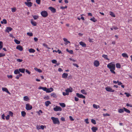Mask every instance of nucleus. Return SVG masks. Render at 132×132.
<instances>
[{
    "instance_id": "nucleus-17",
    "label": "nucleus",
    "mask_w": 132,
    "mask_h": 132,
    "mask_svg": "<svg viewBox=\"0 0 132 132\" xmlns=\"http://www.w3.org/2000/svg\"><path fill=\"white\" fill-rule=\"evenodd\" d=\"M2 90L3 91L6 92V93H8L9 94H10V93L9 92L7 89L5 87L2 88Z\"/></svg>"
},
{
    "instance_id": "nucleus-63",
    "label": "nucleus",
    "mask_w": 132,
    "mask_h": 132,
    "mask_svg": "<svg viewBox=\"0 0 132 132\" xmlns=\"http://www.w3.org/2000/svg\"><path fill=\"white\" fill-rule=\"evenodd\" d=\"M125 95H126V96L128 97H129V96L130 95L129 93L126 92L125 93Z\"/></svg>"
},
{
    "instance_id": "nucleus-59",
    "label": "nucleus",
    "mask_w": 132,
    "mask_h": 132,
    "mask_svg": "<svg viewBox=\"0 0 132 132\" xmlns=\"http://www.w3.org/2000/svg\"><path fill=\"white\" fill-rule=\"evenodd\" d=\"M126 106H130L132 107V104L127 103L126 104Z\"/></svg>"
},
{
    "instance_id": "nucleus-4",
    "label": "nucleus",
    "mask_w": 132,
    "mask_h": 132,
    "mask_svg": "<svg viewBox=\"0 0 132 132\" xmlns=\"http://www.w3.org/2000/svg\"><path fill=\"white\" fill-rule=\"evenodd\" d=\"M41 14L42 16L44 17H46L48 16V13L47 11H44L41 12Z\"/></svg>"
},
{
    "instance_id": "nucleus-39",
    "label": "nucleus",
    "mask_w": 132,
    "mask_h": 132,
    "mask_svg": "<svg viewBox=\"0 0 132 132\" xmlns=\"http://www.w3.org/2000/svg\"><path fill=\"white\" fill-rule=\"evenodd\" d=\"M93 107L94 108L96 109H97L98 108H100V106L99 105H97L95 104H93Z\"/></svg>"
},
{
    "instance_id": "nucleus-48",
    "label": "nucleus",
    "mask_w": 132,
    "mask_h": 132,
    "mask_svg": "<svg viewBox=\"0 0 132 132\" xmlns=\"http://www.w3.org/2000/svg\"><path fill=\"white\" fill-rule=\"evenodd\" d=\"M12 11L13 12H15L16 10V9L15 7H13L11 8Z\"/></svg>"
},
{
    "instance_id": "nucleus-49",
    "label": "nucleus",
    "mask_w": 132,
    "mask_h": 132,
    "mask_svg": "<svg viewBox=\"0 0 132 132\" xmlns=\"http://www.w3.org/2000/svg\"><path fill=\"white\" fill-rule=\"evenodd\" d=\"M9 114L11 117L13 116V113L12 112L10 111H9Z\"/></svg>"
},
{
    "instance_id": "nucleus-40",
    "label": "nucleus",
    "mask_w": 132,
    "mask_h": 132,
    "mask_svg": "<svg viewBox=\"0 0 132 132\" xmlns=\"http://www.w3.org/2000/svg\"><path fill=\"white\" fill-rule=\"evenodd\" d=\"M90 20L93 21L94 22H95L97 21V20L95 19L94 17H93L90 19Z\"/></svg>"
},
{
    "instance_id": "nucleus-19",
    "label": "nucleus",
    "mask_w": 132,
    "mask_h": 132,
    "mask_svg": "<svg viewBox=\"0 0 132 132\" xmlns=\"http://www.w3.org/2000/svg\"><path fill=\"white\" fill-rule=\"evenodd\" d=\"M68 75V74L67 73H64L63 74L62 76V77L63 78L66 79Z\"/></svg>"
},
{
    "instance_id": "nucleus-41",
    "label": "nucleus",
    "mask_w": 132,
    "mask_h": 132,
    "mask_svg": "<svg viewBox=\"0 0 132 132\" xmlns=\"http://www.w3.org/2000/svg\"><path fill=\"white\" fill-rule=\"evenodd\" d=\"M1 22L2 24H6L7 23V21L6 19H4L2 21H1Z\"/></svg>"
},
{
    "instance_id": "nucleus-3",
    "label": "nucleus",
    "mask_w": 132,
    "mask_h": 132,
    "mask_svg": "<svg viewBox=\"0 0 132 132\" xmlns=\"http://www.w3.org/2000/svg\"><path fill=\"white\" fill-rule=\"evenodd\" d=\"M105 89L106 91L108 92H113L115 91L113 89L110 87L109 86L106 87Z\"/></svg>"
},
{
    "instance_id": "nucleus-15",
    "label": "nucleus",
    "mask_w": 132,
    "mask_h": 132,
    "mask_svg": "<svg viewBox=\"0 0 132 132\" xmlns=\"http://www.w3.org/2000/svg\"><path fill=\"white\" fill-rule=\"evenodd\" d=\"M80 45H81L83 47H85L86 46V44L84 42H80L79 43Z\"/></svg>"
},
{
    "instance_id": "nucleus-22",
    "label": "nucleus",
    "mask_w": 132,
    "mask_h": 132,
    "mask_svg": "<svg viewBox=\"0 0 132 132\" xmlns=\"http://www.w3.org/2000/svg\"><path fill=\"white\" fill-rule=\"evenodd\" d=\"M122 55L123 57L125 58H128V56L127 54L126 53H122Z\"/></svg>"
},
{
    "instance_id": "nucleus-60",
    "label": "nucleus",
    "mask_w": 132,
    "mask_h": 132,
    "mask_svg": "<svg viewBox=\"0 0 132 132\" xmlns=\"http://www.w3.org/2000/svg\"><path fill=\"white\" fill-rule=\"evenodd\" d=\"M52 62L53 63H56L57 62V61L55 60H52Z\"/></svg>"
},
{
    "instance_id": "nucleus-47",
    "label": "nucleus",
    "mask_w": 132,
    "mask_h": 132,
    "mask_svg": "<svg viewBox=\"0 0 132 132\" xmlns=\"http://www.w3.org/2000/svg\"><path fill=\"white\" fill-rule=\"evenodd\" d=\"M91 121L92 123L94 124H95L96 123V122L95 120L94 119H92Z\"/></svg>"
},
{
    "instance_id": "nucleus-46",
    "label": "nucleus",
    "mask_w": 132,
    "mask_h": 132,
    "mask_svg": "<svg viewBox=\"0 0 132 132\" xmlns=\"http://www.w3.org/2000/svg\"><path fill=\"white\" fill-rule=\"evenodd\" d=\"M3 46V43L2 41H0V50L2 49Z\"/></svg>"
},
{
    "instance_id": "nucleus-33",
    "label": "nucleus",
    "mask_w": 132,
    "mask_h": 132,
    "mask_svg": "<svg viewBox=\"0 0 132 132\" xmlns=\"http://www.w3.org/2000/svg\"><path fill=\"white\" fill-rule=\"evenodd\" d=\"M21 114L22 116L23 117H25L26 115V113L24 111H22L21 112Z\"/></svg>"
},
{
    "instance_id": "nucleus-12",
    "label": "nucleus",
    "mask_w": 132,
    "mask_h": 132,
    "mask_svg": "<svg viewBox=\"0 0 132 132\" xmlns=\"http://www.w3.org/2000/svg\"><path fill=\"white\" fill-rule=\"evenodd\" d=\"M12 28L10 27H7L5 31L6 32H9L12 30Z\"/></svg>"
},
{
    "instance_id": "nucleus-2",
    "label": "nucleus",
    "mask_w": 132,
    "mask_h": 132,
    "mask_svg": "<svg viewBox=\"0 0 132 132\" xmlns=\"http://www.w3.org/2000/svg\"><path fill=\"white\" fill-rule=\"evenodd\" d=\"M51 119L52 120L53 123L54 124H57L58 125L60 124V122L58 118L52 117H51Z\"/></svg>"
},
{
    "instance_id": "nucleus-42",
    "label": "nucleus",
    "mask_w": 132,
    "mask_h": 132,
    "mask_svg": "<svg viewBox=\"0 0 132 132\" xmlns=\"http://www.w3.org/2000/svg\"><path fill=\"white\" fill-rule=\"evenodd\" d=\"M116 67L117 68H121V65L120 63H117L116 64Z\"/></svg>"
},
{
    "instance_id": "nucleus-14",
    "label": "nucleus",
    "mask_w": 132,
    "mask_h": 132,
    "mask_svg": "<svg viewBox=\"0 0 132 132\" xmlns=\"http://www.w3.org/2000/svg\"><path fill=\"white\" fill-rule=\"evenodd\" d=\"M48 9L50 10L53 13H55L56 12L55 9L53 7H49Z\"/></svg>"
},
{
    "instance_id": "nucleus-34",
    "label": "nucleus",
    "mask_w": 132,
    "mask_h": 132,
    "mask_svg": "<svg viewBox=\"0 0 132 132\" xmlns=\"http://www.w3.org/2000/svg\"><path fill=\"white\" fill-rule=\"evenodd\" d=\"M59 105L63 108H64L65 106V105L64 103H60Z\"/></svg>"
},
{
    "instance_id": "nucleus-62",
    "label": "nucleus",
    "mask_w": 132,
    "mask_h": 132,
    "mask_svg": "<svg viewBox=\"0 0 132 132\" xmlns=\"http://www.w3.org/2000/svg\"><path fill=\"white\" fill-rule=\"evenodd\" d=\"M36 127V128L38 130H39V129H41L40 126L39 125H37Z\"/></svg>"
},
{
    "instance_id": "nucleus-64",
    "label": "nucleus",
    "mask_w": 132,
    "mask_h": 132,
    "mask_svg": "<svg viewBox=\"0 0 132 132\" xmlns=\"http://www.w3.org/2000/svg\"><path fill=\"white\" fill-rule=\"evenodd\" d=\"M117 82H118V84L119 85H120L122 84V83H121L120 81H118Z\"/></svg>"
},
{
    "instance_id": "nucleus-28",
    "label": "nucleus",
    "mask_w": 132,
    "mask_h": 132,
    "mask_svg": "<svg viewBox=\"0 0 132 132\" xmlns=\"http://www.w3.org/2000/svg\"><path fill=\"white\" fill-rule=\"evenodd\" d=\"M124 110L123 109H118V112L119 113H123L124 112Z\"/></svg>"
},
{
    "instance_id": "nucleus-44",
    "label": "nucleus",
    "mask_w": 132,
    "mask_h": 132,
    "mask_svg": "<svg viewBox=\"0 0 132 132\" xmlns=\"http://www.w3.org/2000/svg\"><path fill=\"white\" fill-rule=\"evenodd\" d=\"M53 52L54 53V52H55L56 53L58 52L59 54H60L61 53V51L59 50H58L57 51H56L55 50H53Z\"/></svg>"
},
{
    "instance_id": "nucleus-9",
    "label": "nucleus",
    "mask_w": 132,
    "mask_h": 132,
    "mask_svg": "<svg viewBox=\"0 0 132 132\" xmlns=\"http://www.w3.org/2000/svg\"><path fill=\"white\" fill-rule=\"evenodd\" d=\"M24 3L28 7H30L32 5V3L31 2H25Z\"/></svg>"
},
{
    "instance_id": "nucleus-58",
    "label": "nucleus",
    "mask_w": 132,
    "mask_h": 132,
    "mask_svg": "<svg viewBox=\"0 0 132 132\" xmlns=\"http://www.w3.org/2000/svg\"><path fill=\"white\" fill-rule=\"evenodd\" d=\"M5 54L3 53H0V57L4 56L5 55Z\"/></svg>"
},
{
    "instance_id": "nucleus-30",
    "label": "nucleus",
    "mask_w": 132,
    "mask_h": 132,
    "mask_svg": "<svg viewBox=\"0 0 132 132\" xmlns=\"http://www.w3.org/2000/svg\"><path fill=\"white\" fill-rule=\"evenodd\" d=\"M14 73L15 74H17L20 73L18 69L15 70L14 71Z\"/></svg>"
},
{
    "instance_id": "nucleus-20",
    "label": "nucleus",
    "mask_w": 132,
    "mask_h": 132,
    "mask_svg": "<svg viewBox=\"0 0 132 132\" xmlns=\"http://www.w3.org/2000/svg\"><path fill=\"white\" fill-rule=\"evenodd\" d=\"M91 129L93 132H96V131L98 130V128L97 127H93Z\"/></svg>"
},
{
    "instance_id": "nucleus-10",
    "label": "nucleus",
    "mask_w": 132,
    "mask_h": 132,
    "mask_svg": "<svg viewBox=\"0 0 132 132\" xmlns=\"http://www.w3.org/2000/svg\"><path fill=\"white\" fill-rule=\"evenodd\" d=\"M63 39L64 42H65L64 44L66 45L68 44L69 43H70V42L68 41L67 38H63Z\"/></svg>"
},
{
    "instance_id": "nucleus-32",
    "label": "nucleus",
    "mask_w": 132,
    "mask_h": 132,
    "mask_svg": "<svg viewBox=\"0 0 132 132\" xmlns=\"http://www.w3.org/2000/svg\"><path fill=\"white\" fill-rule=\"evenodd\" d=\"M123 109L124 110V111L128 113H130V111L129 110L125 108H123Z\"/></svg>"
},
{
    "instance_id": "nucleus-57",
    "label": "nucleus",
    "mask_w": 132,
    "mask_h": 132,
    "mask_svg": "<svg viewBox=\"0 0 132 132\" xmlns=\"http://www.w3.org/2000/svg\"><path fill=\"white\" fill-rule=\"evenodd\" d=\"M10 115H8L5 117L6 119L7 120H9L10 118Z\"/></svg>"
},
{
    "instance_id": "nucleus-24",
    "label": "nucleus",
    "mask_w": 132,
    "mask_h": 132,
    "mask_svg": "<svg viewBox=\"0 0 132 132\" xmlns=\"http://www.w3.org/2000/svg\"><path fill=\"white\" fill-rule=\"evenodd\" d=\"M19 72L23 73H24L25 69L24 68H20L19 69Z\"/></svg>"
},
{
    "instance_id": "nucleus-25",
    "label": "nucleus",
    "mask_w": 132,
    "mask_h": 132,
    "mask_svg": "<svg viewBox=\"0 0 132 132\" xmlns=\"http://www.w3.org/2000/svg\"><path fill=\"white\" fill-rule=\"evenodd\" d=\"M38 89H42L43 90L46 91L47 88L46 87L40 86L38 88Z\"/></svg>"
},
{
    "instance_id": "nucleus-43",
    "label": "nucleus",
    "mask_w": 132,
    "mask_h": 132,
    "mask_svg": "<svg viewBox=\"0 0 132 132\" xmlns=\"http://www.w3.org/2000/svg\"><path fill=\"white\" fill-rule=\"evenodd\" d=\"M35 70H36V71H37L38 72H39L40 73L42 72V70L40 69H38L37 68H35Z\"/></svg>"
},
{
    "instance_id": "nucleus-31",
    "label": "nucleus",
    "mask_w": 132,
    "mask_h": 132,
    "mask_svg": "<svg viewBox=\"0 0 132 132\" xmlns=\"http://www.w3.org/2000/svg\"><path fill=\"white\" fill-rule=\"evenodd\" d=\"M43 45L44 47H46L48 49H50V48L45 43L43 44Z\"/></svg>"
},
{
    "instance_id": "nucleus-11",
    "label": "nucleus",
    "mask_w": 132,
    "mask_h": 132,
    "mask_svg": "<svg viewBox=\"0 0 132 132\" xmlns=\"http://www.w3.org/2000/svg\"><path fill=\"white\" fill-rule=\"evenodd\" d=\"M16 48L17 49L19 50L20 51H22L23 50L22 47L20 45H18L16 46Z\"/></svg>"
},
{
    "instance_id": "nucleus-51",
    "label": "nucleus",
    "mask_w": 132,
    "mask_h": 132,
    "mask_svg": "<svg viewBox=\"0 0 132 132\" xmlns=\"http://www.w3.org/2000/svg\"><path fill=\"white\" fill-rule=\"evenodd\" d=\"M27 34L30 36H31L33 35L32 33V32H28L27 33Z\"/></svg>"
},
{
    "instance_id": "nucleus-26",
    "label": "nucleus",
    "mask_w": 132,
    "mask_h": 132,
    "mask_svg": "<svg viewBox=\"0 0 132 132\" xmlns=\"http://www.w3.org/2000/svg\"><path fill=\"white\" fill-rule=\"evenodd\" d=\"M109 13H110V15L111 16L114 18L116 17V15L113 12L111 11H110V12Z\"/></svg>"
},
{
    "instance_id": "nucleus-16",
    "label": "nucleus",
    "mask_w": 132,
    "mask_h": 132,
    "mask_svg": "<svg viewBox=\"0 0 132 132\" xmlns=\"http://www.w3.org/2000/svg\"><path fill=\"white\" fill-rule=\"evenodd\" d=\"M31 22L33 26H36L37 25V22L34 21L33 19H31Z\"/></svg>"
},
{
    "instance_id": "nucleus-5",
    "label": "nucleus",
    "mask_w": 132,
    "mask_h": 132,
    "mask_svg": "<svg viewBox=\"0 0 132 132\" xmlns=\"http://www.w3.org/2000/svg\"><path fill=\"white\" fill-rule=\"evenodd\" d=\"M53 110L55 111H60L62 110V109L60 106H56L54 108Z\"/></svg>"
},
{
    "instance_id": "nucleus-53",
    "label": "nucleus",
    "mask_w": 132,
    "mask_h": 132,
    "mask_svg": "<svg viewBox=\"0 0 132 132\" xmlns=\"http://www.w3.org/2000/svg\"><path fill=\"white\" fill-rule=\"evenodd\" d=\"M7 77L9 79H12L13 77V76L11 75H7Z\"/></svg>"
},
{
    "instance_id": "nucleus-8",
    "label": "nucleus",
    "mask_w": 132,
    "mask_h": 132,
    "mask_svg": "<svg viewBox=\"0 0 132 132\" xmlns=\"http://www.w3.org/2000/svg\"><path fill=\"white\" fill-rule=\"evenodd\" d=\"M76 96L79 98H85V97L82 94H80L78 93L76 94Z\"/></svg>"
},
{
    "instance_id": "nucleus-6",
    "label": "nucleus",
    "mask_w": 132,
    "mask_h": 132,
    "mask_svg": "<svg viewBox=\"0 0 132 132\" xmlns=\"http://www.w3.org/2000/svg\"><path fill=\"white\" fill-rule=\"evenodd\" d=\"M32 108V106L29 104H26V109L27 110H31Z\"/></svg>"
},
{
    "instance_id": "nucleus-56",
    "label": "nucleus",
    "mask_w": 132,
    "mask_h": 132,
    "mask_svg": "<svg viewBox=\"0 0 132 132\" xmlns=\"http://www.w3.org/2000/svg\"><path fill=\"white\" fill-rule=\"evenodd\" d=\"M88 119L87 118L84 121L87 124H88L89 123V122L88 121Z\"/></svg>"
},
{
    "instance_id": "nucleus-38",
    "label": "nucleus",
    "mask_w": 132,
    "mask_h": 132,
    "mask_svg": "<svg viewBox=\"0 0 132 132\" xmlns=\"http://www.w3.org/2000/svg\"><path fill=\"white\" fill-rule=\"evenodd\" d=\"M66 51L71 54H73V52L72 50H69L68 49H66Z\"/></svg>"
},
{
    "instance_id": "nucleus-45",
    "label": "nucleus",
    "mask_w": 132,
    "mask_h": 132,
    "mask_svg": "<svg viewBox=\"0 0 132 132\" xmlns=\"http://www.w3.org/2000/svg\"><path fill=\"white\" fill-rule=\"evenodd\" d=\"M32 16L35 20L37 19L38 18V15H33Z\"/></svg>"
},
{
    "instance_id": "nucleus-23",
    "label": "nucleus",
    "mask_w": 132,
    "mask_h": 132,
    "mask_svg": "<svg viewBox=\"0 0 132 132\" xmlns=\"http://www.w3.org/2000/svg\"><path fill=\"white\" fill-rule=\"evenodd\" d=\"M23 100L25 101H28L29 100V98L28 96H25L23 97Z\"/></svg>"
},
{
    "instance_id": "nucleus-50",
    "label": "nucleus",
    "mask_w": 132,
    "mask_h": 132,
    "mask_svg": "<svg viewBox=\"0 0 132 132\" xmlns=\"http://www.w3.org/2000/svg\"><path fill=\"white\" fill-rule=\"evenodd\" d=\"M69 94V93H68L67 92H63V96H65L66 95H68Z\"/></svg>"
},
{
    "instance_id": "nucleus-1",
    "label": "nucleus",
    "mask_w": 132,
    "mask_h": 132,
    "mask_svg": "<svg viewBox=\"0 0 132 132\" xmlns=\"http://www.w3.org/2000/svg\"><path fill=\"white\" fill-rule=\"evenodd\" d=\"M107 67L109 69L110 71L112 73L115 74L116 72L114 71L115 70V65L112 62L109 63Z\"/></svg>"
},
{
    "instance_id": "nucleus-7",
    "label": "nucleus",
    "mask_w": 132,
    "mask_h": 132,
    "mask_svg": "<svg viewBox=\"0 0 132 132\" xmlns=\"http://www.w3.org/2000/svg\"><path fill=\"white\" fill-rule=\"evenodd\" d=\"M94 64L96 67H97L100 65V63L97 60H95L94 62Z\"/></svg>"
},
{
    "instance_id": "nucleus-36",
    "label": "nucleus",
    "mask_w": 132,
    "mask_h": 132,
    "mask_svg": "<svg viewBox=\"0 0 132 132\" xmlns=\"http://www.w3.org/2000/svg\"><path fill=\"white\" fill-rule=\"evenodd\" d=\"M51 96L54 98H56L57 97V96L55 93H52L51 94Z\"/></svg>"
},
{
    "instance_id": "nucleus-21",
    "label": "nucleus",
    "mask_w": 132,
    "mask_h": 132,
    "mask_svg": "<svg viewBox=\"0 0 132 132\" xmlns=\"http://www.w3.org/2000/svg\"><path fill=\"white\" fill-rule=\"evenodd\" d=\"M51 103V102L49 101H47L45 102V105L46 107L48 106Z\"/></svg>"
},
{
    "instance_id": "nucleus-37",
    "label": "nucleus",
    "mask_w": 132,
    "mask_h": 132,
    "mask_svg": "<svg viewBox=\"0 0 132 132\" xmlns=\"http://www.w3.org/2000/svg\"><path fill=\"white\" fill-rule=\"evenodd\" d=\"M14 42L17 44H19L20 43V41L17 39H15L14 40Z\"/></svg>"
},
{
    "instance_id": "nucleus-18",
    "label": "nucleus",
    "mask_w": 132,
    "mask_h": 132,
    "mask_svg": "<svg viewBox=\"0 0 132 132\" xmlns=\"http://www.w3.org/2000/svg\"><path fill=\"white\" fill-rule=\"evenodd\" d=\"M72 89L71 88H67L65 90L66 92H67L68 93H69V92H72Z\"/></svg>"
},
{
    "instance_id": "nucleus-54",
    "label": "nucleus",
    "mask_w": 132,
    "mask_h": 132,
    "mask_svg": "<svg viewBox=\"0 0 132 132\" xmlns=\"http://www.w3.org/2000/svg\"><path fill=\"white\" fill-rule=\"evenodd\" d=\"M36 2L38 4L40 3V0H36Z\"/></svg>"
},
{
    "instance_id": "nucleus-13",
    "label": "nucleus",
    "mask_w": 132,
    "mask_h": 132,
    "mask_svg": "<svg viewBox=\"0 0 132 132\" xmlns=\"http://www.w3.org/2000/svg\"><path fill=\"white\" fill-rule=\"evenodd\" d=\"M53 90V89L52 88H47L46 89V93H50Z\"/></svg>"
},
{
    "instance_id": "nucleus-61",
    "label": "nucleus",
    "mask_w": 132,
    "mask_h": 132,
    "mask_svg": "<svg viewBox=\"0 0 132 132\" xmlns=\"http://www.w3.org/2000/svg\"><path fill=\"white\" fill-rule=\"evenodd\" d=\"M5 116L4 114H3L1 116L2 118L4 120L5 119Z\"/></svg>"
},
{
    "instance_id": "nucleus-52",
    "label": "nucleus",
    "mask_w": 132,
    "mask_h": 132,
    "mask_svg": "<svg viewBox=\"0 0 132 132\" xmlns=\"http://www.w3.org/2000/svg\"><path fill=\"white\" fill-rule=\"evenodd\" d=\"M44 98L46 100H49L50 98L48 96H46L44 97Z\"/></svg>"
},
{
    "instance_id": "nucleus-27",
    "label": "nucleus",
    "mask_w": 132,
    "mask_h": 132,
    "mask_svg": "<svg viewBox=\"0 0 132 132\" xmlns=\"http://www.w3.org/2000/svg\"><path fill=\"white\" fill-rule=\"evenodd\" d=\"M102 57L106 60H109V59L108 58V56L107 55L103 54L102 56Z\"/></svg>"
},
{
    "instance_id": "nucleus-55",
    "label": "nucleus",
    "mask_w": 132,
    "mask_h": 132,
    "mask_svg": "<svg viewBox=\"0 0 132 132\" xmlns=\"http://www.w3.org/2000/svg\"><path fill=\"white\" fill-rule=\"evenodd\" d=\"M103 116L104 117H106V116H110V115L108 113H105V114H103Z\"/></svg>"
},
{
    "instance_id": "nucleus-35",
    "label": "nucleus",
    "mask_w": 132,
    "mask_h": 132,
    "mask_svg": "<svg viewBox=\"0 0 132 132\" xmlns=\"http://www.w3.org/2000/svg\"><path fill=\"white\" fill-rule=\"evenodd\" d=\"M81 92L82 94L85 95H87V93L86 92L85 90L84 89H82L81 90Z\"/></svg>"
},
{
    "instance_id": "nucleus-29",
    "label": "nucleus",
    "mask_w": 132,
    "mask_h": 132,
    "mask_svg": "<svg viewBox=\"0 0 132 132\" xmlns=\"http://www.w3.org/2000/svg\"><path fill=\"white\" fill-rule=\"evenodd\" d=\"M29 51L30 53H34L35 51L34 49L30 48L29 49Z\"/></svg>"
}]
</instances>
